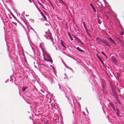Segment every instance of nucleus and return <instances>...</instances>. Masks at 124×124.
Listing matches in <instances>:
<instances>
[{
	"label": "nucleus",
	"mask_w": 124,
	"mask_h": 124,
	"mask_svg": "<svg viewBox=\"0 0 124 124\" xmlns=\"http://www.w3.org/2000/svg\"><path fill=\"white\" fill-rule=\"evenodd\" d=\"M45 61L51 62L52 63V61L51 58L48 55H46L44 58Z\"/></svg>",
	"instance_id": "1"
},
{
	"label": "nucleus",
	"mask_w": 124,
	"mask_h": 124,
	"mask_svg": "<svg viewBox=\"0 0 124 124\" xmlns=\"http://www.w3.org/2000/svg\"><path fill=\"white\" fill-rule=\"evenodd\" d=\"M46 34L48 36V37H49V38L48 39L47 38V37L46 36V38L47 39H49L51 41L53 42V44H54V43L53 42V41L52 40V37L51 36V33H48V32H47V33L46 32Z\"/></svg>",
	"instance_id": "2"
},
{
	"label": "nucleus",
	"mask_w": 124,
	"mask_h": 124,
	"mask_svg": "<svg viewBox=\"0 0 124 124\" xmlns=\"http://www.w3.org/2000/svg\"><path fill=\"white\" fill-rule=\"evenodd\" d=\"M102 43H104L108 47H110V45L107 41L106 40H102Z\"/></svg>",
	"instance_id": "3"
},
{
	"label": "nucleus",
	"mask_w": 124,
	"mask_h": 124,
	"mask_svg": "<svg viewBox=\"0 0 124 124\" xmlns=\"http://www.w3.org/2000/svg\"><path fill=\"white\" fill-rule=\"evenodd\" d=\"M96 4H97L99 7L101 8L102 7L103 5L101 1H100L97 2Z\"/></svg>",
	"instance_id": "4"
},
{
	"label": "nucleus",
	"mask_w": 124,
	"mask_h": 124,
	"mask_svg": "<svg viewBox=\"0 0 124 124\" xmlns=\"http://www.w3.org/2000/svg\"><path fill=\"white\" fill-rule=\"evenodd\" d=\"M74 47L76 48V49L78 50V51H79L83 53L85 52V51H84L81 49L79 47H77L76 48V47L75 46H74Z\"/></svg>",
	"instance_id": "5"
},
{
	"label": "nucleus",
	"mask_w": 124,
	"mask_h": 124,
	"mask_svg": "<svg viewBox=\"0 0 124 124\" xmlns=\"http://www.w3.org/2000/svg\"><path fill=\"white\" fill-rule=\"evenodd\" d=\"M96 40L97 41H101L102 42V40H104L103 39H102L99 37H97L96 38Z\"/></svg>",
	"instance_id": "6"
},
{
	"label": "nucleus",
	"mask_w": 124,
	"mask_h": 124,
	"mask_svg": "<svg viewBox=\"0 0 124 124\" xmlns=\"http://www.w3.org/2000/svg\"><path fill=\"white\" fill-rule=\"evenodd\" d=\"M90 5L92 9H93V11L94 12H96V9L94 6L91 3L90 4Z\"/></svg>",
	"instance_id": "7"
},
{
	"label": "nucleus",
	"mask_w": 124,
	"mask_h": 124,
	"mask_svg": "<svg viewBox=\"0 0 124 124\" xmlns=\"http://www.w3.org/2000/svg\"><path fill=\"white\" fill-rule=\"evenodd\" d=\"M61 45L62 46V47H63L64 48H66L65 46L64 43L62 41V39H61Z\"/></svg>",
	"instance_id": "8"
},
{
	"label": "nucleus",
	"mask_w": 124,
	"mask_h": 124,
	"mask_svg": "<svg viewBox=\"0 0 124 124\" xmlns=\"http://www.w3.org/2000/svg\"><path fill=\"white\" fill-rule=\"evenodd\" d=\"M83 25H84V26L85 29V30L86 32V33H87V34L88 35H89L90 34H89V33L88 32V30L86 28V27H85V23L84 22H83Z\"/></svg>",
	"instance_id": "9"
},
{
	"label": "nucleus",
	"mask_w": 124,
	"mask_h": 124,
	"mask_svg": "<svg viewBox=\"0 0 124 124\" xmlns=\"http://www.w3.org/2000/svg\"><path fill=\"white\" fill-rule=\"evenodd\" d=\"M74 38L75 39V40L77 41L78 42H80L81 43H82V42H81L80 40L78 37H74Z\"/></svg>",
	"instance_id": "10"
},
{
	"label": "nucleus",
	"mask_w": 124,
	"mask_h": 124,
	"mask_svg": "<svg viewBox=\"0 0 124 124\" xmlns=\"http://www.w3.org/2000/svg\"><path fill=\"white\" fill-rule=\"evenodd\" d=\"M108 39L110 41L114 43L116 45V43L114 42V40L111 38V37H109L108 38Z\"/></svg>",
	"instance_id": "11"
},
{
	"label": "nucleus",
	"mask_w": 124,
	"mask_h": 124,
	"mask_svg": "<svg viewBox=\"0 0 124 124\" xmlns=\"http://www.w3.org/2000/svg\"><path fill=\"white\" fill-rule=\"evenodd\" d=\"M27 88V87H23L22 89V90L23 92L25 91L26 89Z\"/></svg>",
	"instance_id": "12"
},
{
	"label": "nucleus",
	"mask_w": 124,
	"mask_h": 124,
	"mask_svg": "<svg viewBox=\"0 0 124 124\" xmlns=\"http://www.w3.org/2000/svg\"><path fill=\"white\" fill-rule=\"evenodd\" d=\"M117 39L122 44H124L123 43V42L122 41V40L120 39H119L118 38H117Z\"/></svg>",
	"instance_id": "13"
},
{
	"label": "nucleus",
	"mask_w": 124,
	"mask_h": 124,
	"mask_svg": "<svg viewBox=\"0 0 124 124\" xmlns=\"http://www.w3.org/2000/svg\"><path fill=\"white\" fill-rule=\"evenodd\" d=\"M60 1L62 3V4H63L64 6H65V4L64 3L65 1H63L62 0H60Z\"/></svg>",
	"instance_id": "14"
},
{
	"label": "nucleus",
	"mask_w": 124,
	"mask_h": 124,
	"mask_svg": "<svg viewBox=\"0 0 124 124\" xmlns=\"http://www.w3.org/2000/svg\"><path fill=\"white\" fill-rule=\"evenodd\" d=\"M29 2L30 3H31L32 2L34 4V5L36 6V7H37V6L35 4V3L34 2L32 1V0H29Z\"/></svg>",
	"instance_id": "15"
},
{
	"label": "nucleus",
	"mask_w": 124,
	"mask_h": 124,
	"mask_svg": "<svg viewBox=\"0 0 124 124\" xmlns=\"http://www.w3.org/2000/svg\"><path fill=\"white\" fill-rule=\"evenodd\" d=\"M112 61L115 62H116V59L114 58L112 59Z\"/></svg>",
	"instance_id": "16"
},
{
	"label": "nucleus",
	"mask_w": 124,
	"mask_h": 124,
	"mask_svg": "<svg viewBox=\"0 0 124 124\" xmlns=\"http://www.w3.org/2000/svg\"><path fill=\"white\" fill-rule=\"evenodd\" d=\"M66 97H67L68 99V101H69V103H70V104L71 105V107H72L73 106H72V104L70 102V99H69V98L67 97V96H66Z\"/></svg>",
	"instance_id": "17"
},
{
	"label": "nucleus",
	"mask_w": 124,
	"mask_h": 124,
	"mask_svg": "<svg viewBox=\"0 0 124 124\" xmlns=\"http://www.w3.org/2000/svg\"><path fill=\"white\" fill-rule=\"evenodd\" d=\"M42 16L44 18L45 20L46 21V16L45 15L43 14L42 15Z\"/></svg>",
	"instance_id": "18"
},
{
	"label": "nucleus",
	"mask_w": 124,
	"mask_h": 124,
	"mask_svg": "<svg viewBox=\"0 0 124 124\" xmlns=\"http://www.w3.org/2000/svg\"><path fill=\"white\" fill-rule=\"evenodd\" d=\"M69 37L70 38V40H71V41H72L73 40V38L72 37H71V36L70 35H69Z\"/></svg>",
	"instance_id": "19"
},
{
	"label": "nucleus",
	"mask_w": 124,
	"mask_h": 124,
	"mask_svg": "<svg viewBox=\"0 0 124 124\" xmlns=\"http://www.w3.org/2000/svg\"><path fill=\"white\" fill-rule=\"evenodd\" d=\"M109 104L111 105L112 108L113 109V107L114 106L111 103H109Z\"/></svg>",
	"instance_id": "20"
},
{
	"label": "nucleus",
	"mask_w": 124,
	"mask_h": 124,
	"mask_svg": "<svg viewBox=\"0 0 124 124\" xmlns=\"http://www.w3.org/2000/svg\"><path fill=\"white\" fill-rule=\"evenodd\" d=\"M97 56L99 59L100 61H102L101 58L99 56Z\"/></svg>",
	"instance_id": "21"
},
{
	"label": "nucleus",
	"mask_w": 124,
	"mask_h": 124,
	"mask_svg": "<svg viewBox=\"0 0 124 124\" xmlns=\"http://www.w3.org/2000/svg\"><path fill=\"white\" fill-rule=\"evenodd\" d=\"M64 75H65V76L66 77H65V78L66 79L67 78V79H68V77L67 76V75L66 74H65Z\"/></svg>",
	"instance_id": "22"
},
{
	"label": "nucleus",
	"mask_w": 124,
	"mask_h": 124,
	"mask_svg": "<svg viewBox=\"0 0 124 124\" xmlns=\"http://www.w3.org/2000/svg\"><path fill=\"white\" fill-rule=\"evenodd\" d=\"M101 53L103 54L105 56V57H106V54H105V53H104V52H101Z\"/></svg>",
	"instance_id": "23"
},
{
	"label": "nucleus",
	"mask_w": 124,
	"mask_h": 124,
	"mask_svg": "<svg viewBox=\"0 0 124 124\" xmlns=\"http://www.w3.org/2000/svg\"><path fill=\"white\" fill-rule=\"evenodd\" d=\"M39 10V12L40 13V14L41 15H42L43 14V13L41 12V11L40 10Z\"/></svg>",
	"instance_id": "24"
},
{
	"label": "nucleus",
	"mask_w": 124,
	"mask_h": 124,
	"mask_svg": "<svg viewBox=\"0 0 124 124\" xmlns=\"http://www.w3.org/2000/svg\"><path fill=\"white\" fill-rule=\"evenodd\" d=\"M101 63H102V64L103 65V66H105L104 64V63H103V62H102V61H101Z\"/></svg>",
	"instance_id": "25"
},
{
	"label": "nucleus",
	"mask_w": 124,
	"mask_h": 124,
	"mask_svg": "<svg viewBox=\"0 0 124 124\" xmlns=\"http://www.w3.org/2000/svg\"><path fill=\"white\" fill-rule=\"evenodd\" d=\"M124 33L123 32H121L120 33V34L121 35H124Z\"/></svg>",
	"instance_id": "26"
},
{
	"label": "nucleus",
	"mask_w": 124,
	"mask_h": 124,
	"mask_svg": "<svg viewBox=\"0 0 124 124\" xmlns=\"http://www.w3.org/2000/svg\"><path fill=\"white\" fill-rule=\"evenodd\" d=\"M10 13L11 14V15L12 16H14L13 14L11 12H10Z\"/></svg>",
	"instance_id": "27"
},
{
	"label": "nucleus",
	"mask_w": 124,
	"mask_h": 124,
	"mask_svg": "<svg viewBox=\"0 0 124 124\" xmlns=\"http://www.w3.org/2000/svg\"><path fill=\"white\" fill-rule=\"evenodd\" d=\"M96 1L98 2L99 1H100L99 0H96Z\"/></svg>",
	"instance_id": "28"
},
{
	"label": "nucleus",
	"mask_w": 124,
	"mask_h": 124,
	"mask_svg": "<svg viewBox=\"0 0 124 124\" xmlns=\"http://www.w3.org/2000/svg\"><path fill=\"white\" fill-rule=\"evenodd\" d=\"M116 114H117V116H119V114L118 113L117 111L116 112Z\"/></svg>",
	"instance_id": "29"
},
{
	"label": "nucleus",
	"mask_w": 124,
	"mask_h": 124,
	"mask_svg": "<svg viewBox=\"0 0 124 124\" xmlns=\"http://www.w3.org/2000/svg\"><path fill=\"white\" fill-rule=\"evenodd\" d=\"M48 123V122H47V121H46V123H45V124H47V123Z\"/></svg>",
	"instance_id": "30"
},
{
	"label": "nucleus",
	"mask_w": 124,
	"mask_h": 124,
	"mask_svg": "<svg viewBox=\"0 0 124 124\" xmlns=\"http://www.w3.org/2000/svg\"><path fill=\"white\" fill-rule=\"evenodd\" d=\"M41 5L43 7V5L41 4Z\"/></svg>",
	"instance_id": "31"
},
{
	"label": "nucleus",
	"mask_w": 124,
	"mask_h": 124,
	"mask_svg": "<svg viewBox=\"0 0 124 124\" xmlns=\"http://www.w3.org/2000/svg\"><path fill=\"white\" fill-rule=\"evenodd\" d=\"M39 46H40V48H41V49H42L41 46H40V45H39Z\"/></svg>",
	"instance_id": "32"
},
{
	"label": "nucleus",
	"mask_w": 124,
	"mask_h": 124,
	"mask_svg": "<svg viewBox=\"0 0 124 124\" xmlns=\"http://www.w3.org/2000/svg\"><path fill=\"white\" fill-rule=\"evenodd\" d=\"M62 52L63 54H65V53L64 52Z\"/></svg>",
	"instance_id": "33"
},
{
	"label": "nucleus",
	"mask_w": 124,
	"mask_h": 124,
	"mask_svg": "<svg viewBox=\"0 0 124 124\" xmlns=\"http://www.w3.org/2000/svg\"><path fill=\"white\" fill-rule=\"evenodd\" d=\"M116 110H117V111H118V109L117 108H116Z\"/></svg>",
	"instance_id": "34"
},
{
	"label": "nucleus",
	"mask_w": 124,
	"mask_h": 124,
	"mask_svg": "<svg viewBox=\"0 0 124 124\" xmlns=\"http://www.w3.org/2000/svg\"><path fill=\"white\" fill-rule=\"evenodd\" d=\"M56 50H57V47H56Z\"/></svg>",
	"instance_id": "35"
},
{
	"label": "nucleus",
	"mask_w": 124,
	"mask_h": 124,
	"mask_svg": "<svg viewBox=\"0 0 124 124\" xmlns=\"http://www.w3.org/2000/svg\"><path fill=\"white\" fill-rule=\"evenodd\" d=\"M103 89H104V87H103Z\"/></svg>",
	"instance_id": "36"
}]
</instances>
